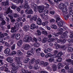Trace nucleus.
Here are the masks:
<instances>
[{"label":"nucleus","instance_id":"f257e3e1","mask_svg":"<svg viewBox=\"0 0 73 73\" xmlns=\"http://www.w3.org/2000/svg\"><path fill=\"white\" fill-rule=\"evenodd\" d=\"M64 24V22L62 20L57 23V25L59 27V29L58 30V31H64L66 29V27L65 26L63 27Z\"/></svg>","mask_w":73,"mask_h":73},{"label":"nucleus","instance_id":"f03ea898","mask_svg":"<svg viewBox=\"0 0 73 73\" xmlns=\"http://www.w3.org/2000/svg\"><path fill=\"white\" fill-rule=\"evenodd\" d=\"M38 12L39 13H42L43 12V11L44 9V7L41 6H39L38 7Z\"/></svg>","mask_w":73,"mask_h":73},{"label":"nucleus","instance_id":"7ed1b4c3","mask_svg":"<svg viewBox=\"0 0 73 73\" xmlns=\"http://www.w3.org/2000/svg\"><path fill=\"white\" fill-rule=\"evenodd\" d=\"M2 5L4 7L8 5L9 4V0H6L5 2H2Z\"/></svg>","mask_w":73,"mask_h":73},{"label":"nucleus","instance_id":"20e7f679","mask_svg":"<svg viewBox=\"0 0 73 73\" xmlns=\"http://www.w3.org/2000/svg\"><path fill=\"white\" fill-rule=\"evenodd\" d=\"M29 38L28 36H25L23 38V41L24 42H28V41H29Z\"/></svg>","mask_w":73,"mask_h":73},{"label":"nucleus","instance_id":"39448f33","mask_svg":"<svg viewBox=\"0 0 73 73\" xmlns=\"http://www.w3.org/2000/svg\"><path fill=\"white\" fill-rule=\"evenodd\" d=\"M29 48H30L29 45L28 44H26L25 45L24 47V49H25V50H27L29 49Z\"/></svg>","mask_w":73,"mask_h":73},{"label":"nucleus","instance_id":"423d86ee","mask_svg":"<svg viewBox=\"0 0 73 73\" xmlns=\"http://www.w3.org/2000/svg\"><path fill=\"white\" fill-rule=\"evenodd\" d=\"M42 23V21H41V20L40 18H38L37 19V21H36V24L38 25H41V24Z\"/></svg>","mask_w":73,"mask_h":73},{"label":"nucleus","instance_id":"0eeeda50","mask_svg":"<svg viewBox=\"0 0 73 73\" xmlns=\"http://www.w3.org/2000/svg\"><path fill=\"white\" fill-rule=\"evenodd\" d=\"M7 61L9 63H12L13 62V59H12L11 57H9L7 59Z\"/></svg>","mask_w":73,"mask_h":73},{"label":"nucleus","instance_id":"6e6552de","mask_svg":"<svg viewBox=\"0 0 73 73\" xmlns=\"http://www.w3.org/2000/svg\"><path fill=\"white\" fill-rule=\"evenodd\" d=\"M67 36V32H64L63 34L61 35V37L62 38H66Z\"/></svg>","mask_w":73,"mask_h":73},{"label":"nucleus","instance_id":"1a4fd4ad","mask_svg":"<svg viewBox=\"0 0 73 73\" xmlns=\"http://www.w3.org/2000/svg\"><path fill=\"white\" fill-rule=\"evenodd\" d=\"M13 2L15 3H21V4H22L23 3V0H14L13 1Z\"/></svg>","mask_w":73,"mask_h":73},{"label":"nucleus","instance_id":"9d476101","mask_svg":"<svg viewBox=\"0 0 73 73\" xmlns=\"http://www.w3.org/2000/svg\"><path fill=\"white\" fill-rule=\"evenodd\" d=\"M29 27L28 25H25L24 26L23 29L25 32H27L29 30Z\"/></svg>","mask_w":73,"mask_h":73},{"label":"nucleus","instance_id":"9b49d317","mask_svg":"<svg viewBox=\"0 0 73 73\" xmlns=\"http://www.w3.org/2000/svg\"><path fill=\"white\" fill-rule=\"evenodd\" d=\"M12 10H11L10 9V8L9 7L8 8V10L6 12H5L4 13V15L6 16L7 15V14H8L9 13V12H12Z\"/></svg>","mask_w":73,"mask_h":73},{"label":"nucleus","instance_id":"f8f14e48","mask_svg":"<svg viewBox=\"0 0 73 73\" xmlns=\"http://www.w3.org/2000/svg\"><path fill=\"white\" fill-rule=\"evenodd\" d=\"M36 60L35 59H33L31 60L29 62V65H32V64H33Z\"/></svg>","mask_w":73,"mask_h":73},{"label":"nucleus","instance_id":"ddd939ff","mask_svg":"<svg viewBox=\"0 0 73 73\" xmlns=\"http://www.w3.org/2000/svg\"><path fill=\"white\" fill-rule=\"evenodd\" d=\"M12 12H9V13H10L8 15V17L9 18H10V20H12V19H13V15H12Z\"/></svg>","mask_w":73,"mask_h":73},{"label":"nucleus","instance_id":"4468645a","mask_svg":"<svg viewBox=\"0 0 73 73\" xmlns=\"http://www.w3.org/2000/svg\"><path fill=\"white\" fill-rule=\"evenodd\" d=\"M15 29H16V27L15 26L14 27H12L11 28V33H16V30Z\"/></svg>","mask_w":73,"mask_h":73},{"label":"nucleus","instance_id":"2eb2a0df","mask_svg":"<svg viewBox=\"0 0 73 73\" xmlns=\"http://www.w3.org/2000/svg\"><path fill=\"white\" fill-rule=\"evenodd\" d=\"M9 52H10V49L8 48H6L4 51L5 54H9Z\"/></svg>","mask_w":73,"mask_h":73},{"label":"nucleus","instance_id":"dca6fc26","mask_svg":"<svg viewBox=\"0 0 73 73\" xmlns=\"http://www.w3.org/2000/svg\"><path fill=\"white\" fill-rule=\"evenodd\" d=\"M36 28V25L34 24H32L30 26V29L33 30Z\"/></svg>","mask_w":73,"mask_h":73},{"label":"nucleus","instance_id":"f3484780","mask_svg":"<svg viewBox=\"0 0 73 73\" xmlns=\"http://www.w3.org/2000/svg\"><path fill=\"white\" fill-rule=\"evenodd\" d=\"M23 44V40H20L17 43V45L19 46H21Z\"/></svg>","mask_w":73,"mask_h":73},{"label":"nucleus","instance_id":"a211bd4d","mask_svg":"<svg viewBox=\"0 0 73 73\" xmlns=\"http://www.w3.org/2000/svg\"><path fill=\"white\" fill-rule=\"evenodd\" d=\"M65 6V5L63 4L62 3H60L59 4V5L58 8L59 9H61L63 7H64Z\"/></svg>","mask_w":73,"mask_h":73},{"label":"nucleus","instance_id":"6ab92c4d","mask_svg":"<svg viewBox=\"0 0 73 73\" xmlns=\"http://www.w3.org/2000/svg\"><path fill=\"white\" fill-rule=\"evenodd\" d=\"M57 65L56 64H54L52 65V68L53 71L54 72L56 71V70H57Z\"/></svg>","mask_w":73,"mask_h":73},{"label":"nucleus","instance_id":"aec40b11","mask_svg":"<svg viewBox=\"0 0 73 73\" xmlns=\"http://www.w3.org/2000/svg\"><path fill=\"white\" fill-rule=\"evenodd\" d=\"M52 36L53 37H55L56 36V37H58V35H60V33H54L52 34Z\"/></svg>","mask_w":73,"mask_h":73},{"label":"nucleus","instance_id":"412c9836","mask_svg":"<svg viewBox=\"0 0 73 73\" xmlns=\"http://www.w3.org/2000/svg\"><path fill=\"white\" fill-rule=\"evenodd\" d=\"M67 14H68V12H67L65 13V15H67ZM69 17V15H67L66 16H64V18L66 20H67L68 19Z\"/></svg>","mask_w":73,"mask_h":73},{"label":"nucleus","instance_id":"4be33fe9","mask_svg":"<svg viewBox=\"0 0 73 73\" xmlns=\"http://www.w3.org/2000/svg\"><path fill=\"white\" fill-rule=\"evenodd\" d=\"M15 25L16 26L15 27H16V28H17V31H18V30L19 29V28L20 27V25L19 24V23H17V22L15 24Z\"/></svg>","mask_w":73,"mask_h":73},{"label":"nucleus","instance_id":"5701e85b","mask_svg":"<svg viewBox=\"0 0 73 73\" xmlns=\"http://www.w3.org/2000/svg\"><path fill=\"white\" fill-rule=\"evenodd\" d=\"M7 67H8V65L7 64H5L4 66V71L5 72H8V68Z\"/></svg>","mask_w":73,"mask_h":73},{"label":"nucleus","instance_id":"b1692460","mask_svg":"<svg viewBox=\"0 0 73 73\" xmlns=\"http://www.w3.org/2000/svg\"><path fill=\"white\" fill-rule=\"evenodd\" d=\"M12 15H13V16H14V17H20V15H19V14H18L17 13L12 14Z\"/></svg>","mask_w":73,"mask_h":73},{"label":"nucleus","instance_id":"393cba45","mask_svg":"<svg viewBox=\"0 0 73 73\" xmlns=\"http://www.w3.org/2000/svg\"><path fill=\"white\" fill-rule=\"evenodd\" d=\"M37 17L35 16L34 17L31 18L30 19V20H34V21H36V20H37Z\"/></svg>","mask_w":73,"mask_h":73},{"label":"nucleus","instance_id":"a878e982","mask_svg":"<svg viewBox=\"0 0 73 73\" xmlns=\"http://www.w3.org/2000/svg\"><path fill=\"white\" fill-rule=\"evenodd\" d=\"M17 65L18 66L21 67L22 66V63L21 61H19V62H17Z\"/></svg>","mask_w":73,"mask_h":73},{"label":"nucleus","instance_id":"bb28decb","mask_svg":"<svg viewBox=\"0 0 73 73\" xmlns=\"http://www.w3.org/2000/svg\"><path fill=\"white\" fill-rule=\"evenodd\" d=\"M4 20L3 18V13H0V20L2 21Z\"/></svg>","mask_w":73,"mask_h":73},{"label":"nucleus","instance_id":"cd10ccee","mask_svg":"<svg viewBox=\"0 0 73 73\" xmlns=\"http://www.w3.org/2000/svg\"><path fill=\"white\" fill-rule=\"evenodd\" d=\"M24 8H25V9H26V8L29 9L30 7L28 5V3H26L25 4Z\"/></svg>","mask_w":73,"mask_h":73},{"label":"nucleus","instance_id":"c85d7f7f","mask_svg":"<svg viewBox=\"0 0 73 73\" xmlns=\"http://www.w3.org/2000/svg\"><path fill=\"white\" fill-rule=\"evenodd\" d=\"M54 44L55 46V49H58L60 47V45L58 44H56V43H55Z\"/></svg>","mask_w":73,"mask_h":73},{"label":"nucleus","instance_id":"c756f323","mask_svg":"<svg viewBox=\"0 0 73 73\" xmlns=\"http://www.w3.org/2000/svg\"><path fill=\"white\" fill-rule=\"evenodd\" d=\"M20 38V35L19 34H17L16 35V40H19Z\"/></svg>","mask_w":73,"mask_h":73},{"label":"nucleus","instance_id":"7c9ffc66","mask_svg":"<svg viewBox=\"0 0 73 73\" xmlns=\"http://www.w3.org/2000/svg\"><path fill=\"white\" fill-rule=\"evenodd\" d=\"M73 49L72 47L69 48L67 50V52H73Z\"/></svg>","mask_w":73,"mask_h":73},{"label":"nucleus","instance_id":"2f4dec72","mask_svg":"<svg viewBox=\"0 0 73 73\" xmlns=\"http://www.w3.org/2000/svg\"><path fill=\"white\" fill-rule=\"evenodd\" d=\"M65 61L68 63V64L69 63H70L72 61V59H67L65 60Z\"/></svg>","mask_w":73,"mask_h":73},{"label":"nucleus","instance_id":"473e14b6","mask_svg":"<svg viewBox=\"0 0 73 73\" xmlns=\"http://www.w3.org/2000/svg\"><path fill=\"white\" fill-rule=\"evenodd\" d=\"M18 68H19V67H18V66H15L13 67L12 68V69L13 70H17V69H18Z\"/></svg>","mask_w":73,"mask_h":73},{"label":"nucleus","instance_id":"72a5a7b5","mask_svg":"<svg viewBox=\"0 0 73 73\" xmlns=\"http://www.w3.org/2000/svg\"><path fill=\"white\" fill-rule=\"evenodd\" d=\"M34 69L35 70H37L39 69V67L38 66V65L37 64H35V66L34 67Z\"/></svg>","mask_w":73,"mask_h":73},{"label":"nucleus","instance_id":"f704fd0d","mask_svg":"<svg viewBox=\"0 0 73 73\" xmlns=\"http://www.w3.org/2000/svg\"><path fill=\"white\" fill-rule=\"evenodd\" d=\"M15 62H19V61H20V58L19 57H15Z\"/></svg>","mask_w":73,"mask_h":73},{"label":"nucleus","instance_id":"c9c22d12","mask_svg":"<svg viewBox=\"0 0 73 73\" xmlns=\"http://www.w3.org/2000/svg\"><path fill=\"white\" fill-rule=\"evenodd\" d=\"M26 13L28 15H29V14H33V11H32V9H30L29 11H28V13Z\"/></svg>","mask_w":73,"mask_h":73},{"label":"nucleus","instance_id":"e433bc0d","mask_svg":"<svg viewBox=\"0 0 73 73\" xmlns=\"http://www.w3.org/2000/svg\"><path fill=\"white\" fill-rule=\"evenodd\" d=\"M39 45H40V43H35L34 44V46L36 48H38L39 46Z\"/></svg>","mask_w":73,"mask_h":73},{"label":"nucleus","instance_id":"4c0bfd02","mask_svg":"<svg viewBox=\"0 0 73 73\" xmlns=\"http://www.w3.org/2000/svg\"><path fill=\"white\" fill-rule=\"evenodd\" d=\"M48 12H49V11L47 9H46L44 11V15H45V16H47V17H48V15H45V13H48Z\"/></svg>","mask_w":73,"mask_h":73},{"label":"nucleus","instance_id":"58836bf2","mask_svg":"<svg viewBox=\"0 0 73 73\" xmlns=\"http://www.w3.org/2000/svg\"><path fill=\"white\" fill-rule=\"evenodd\" d=\"M32 5H33L34 9H38V6L37 5L34 4Z\"/></svg>","mask_w":73,"mask_h":73},{"label":"nucleus","instance_id":"ea45409f","mask_svg":"<svg viewBox=\"0 0 73 73\" xmlns=\"http://www.w3.org/2000/svg\"><path fill=\"white\" fill-rule=\"evenodd\" d=\"M30 59L29 58H27L23 60V62L24 63H27L29 61Z\"/></svg>","mask_w":73,"mask_h":73},{"label":"nucleus","instance_id":"a19ab883","mask_svg":"<svg viewBox=\"0 0 73 73\" xmlns=\"http://www.w3.org/2000/svg\"><path fill=\"white\" fill-rule=\"evenodd\" d=\"M17 52H18L17 54V55H21L23 54V53H22L21 52V51L20 50H18Z\"/></svg>","mask_w":73,"mask_h":73},{"label":"nucleus","instance_id":"79ce46f5","mask_svg":"<svg viewBox=\"0 0 73 73\" xmlns=\"http://www.w3.org/2000/svg\"><path fill=\"white\" fill-rule=\"evenodd\" d=\"M36 32H37L36 34L38 36H40V35H41V32L40 30H37Z\"/></svg>","mask_w":73,"mask_h":73},{"label":"nucleus","instance_id":"37998d69","mask_svg":"<svg viewBox=\"0 0 73 73\" xmlns=\"http://www.w3.org/2000/svg\"><path fill=\"white\" fill-rule=\"evenodd\" d=\"M28 55H31L33 54L32 52L31 51H29L27 52V53Z\"/></svg>","mask_w":73,"mask_h":73},{"label":"nucleus","instance_id":"c03bdc74","mask_svg":"<svg viewBox=\"0 0 73 73\" xmlns=\"http://www.w3.org/2000/svg\"><path fill=\"white\" fill-rule=\"evenodd\" d=\"M54 41V39L52 38H51L49 39L48 40V42H52V41Z\"/></svg>","mask_w":73,"mask_h":73},{"label":"nucleus","instance_id":"a18cd8bd","mask_svg":"<svg viewBox=\"0 0 73 73\" xmlns=\"http://www.w3.org/2000/svg\"><path fill=\"white\" fill-rule=\"evenodd\" d=\"M67 9L66 7H64L62 9V12L63 13H65L67 11Z\"/></svg>","mask_w":73,"mask_h":73},{"label":"nucleus","instance_id":"49530a36","mask_svg":"<svg viewBox=\"0 0 73 73\" xmlns=\"http://www.w3.org/2000/svg\"><path fill=\"white\" fill-rule=\"evenodd\" d=\"M62 58H58V59L56 60V61L57 62H61L62 60Z\"/></svg>","mask_w":73,"mask_h":73},{"label":"nucleus","instance_id":"de8ad7c7","mask_svg":"<svg viewBox=\"0 0 73 73\" xmlns=\"http://www.w3.org/2000/svg\"><path fill=\"white\" fill-rule=\"evenodd\" d=\"M62 55V52H59L57 55V56H58V57H61Z\"/></svg>","mask_w":73,"mask_h":73},{"label":"nucleus","instance_id":"09e8293b","mask_svg":"<svg viewBox=\"0 0 73 73\" xmlns=\"http://www.w3.org/2000/svg\"><path fill=\"white\" fill-rule=\"evenodd\" d=\"M52 54L49 53L46 54L45 56V57L46 58H48V57H52Z\"/></svg>","mask_w":73,"mask_h":73},{"label":"nucleus","instance_id":"8fccbe9b","mask_svg":"<svg viewBox=\"0 0 73 73\" xmlns=\"http://www.w3.org/2000/svg\"><path fill=\"white\" fill-rule=\"evenodd\" d=\"M49 65V63L47 62H44V63L43 64V66H48Z\"/></svg>","mask_w":73,"mask_h":73},{"label":"nucleus","instance_id":"3c124183","mask_svg":"<svg viewBox=\"0 0 73 73\" xmlns=\"http://www.w3.org/2000/svg\"><path fill=\"white\" fill-rule=\"evenodd\" d=\"M35 49H36L35 48H32L31 49V50L30 51L32 52L33 54H34V52H35Z\"/></svg>","mask_w":73,"mask_h":73},{"label":"nucleus","instance_id":"603ef678","mask_svg":"<svg viewBox=\"0 0 73 73\" xmlns=\"http://www.w3.org/2000/svg\"><path fill=\"white\" fill-rule=\"evenodd\" d=\"M42 43H46V38H43L42 41Z\"/></svg>","mask_w":73,"mask_h":73},{"label":"nucleus","instance_id":"864d4df0","mask_svg":"<svg viewBox=\"0 0 73 73\" xmlns=\"http://www.w3.org/2000/svg\"><path fill=\"white\" fill-rule=\"evenodd\" d=\"M62 66V64L61 63H59L58 65V69H60L61 68Z\"/></svg>","mask_w":73,"mask_h":73},{"label":"nucleus","instance_id":"5fc2aeb1","mask_svg":"<svg viewBox=\"0 0 73 73\" xmlns=\"http://www.w3.org/2000/svg\"><path fill=\"white\" fill-rule=\"evenodd\" d=\"M11 8H12V9H15L16 8H17V7L16 6L13 4H12V5L11 6Z\"/></svg>","mask_w":73,"mask_h":73},{"label":"nucleus","instance_id":"6e6d98bb","mask_svg":"<svg viewBox=\"0 0 73 73\" xmlns=\"http://www.w3.org/2000/svg\"><path fill=\"white\" fill-rule=\"evenodd\" d=\"M21 6H20L19 7H18L17 9V11H18V12H19V11H20L21 10Z\"/></svg>","mask_w":73,"mask_h":73},{"label":"nucleus","instance_id":"4d7b16f0","mask_svg":"<svg viewBox=\"0 0 73 73\" xmlns=\"http://www.w3.org/2000/svg\"><path fill=\"white\" fill-rule=\"evenodd\" d=\"M4 58V55L3 54H0V59H3Z\"/></svg>","mask_w":73,"mask_h":73},{"label":"nucleus","instance_id":"13d9d810","mask_svg":"<svg viewBox=\"0 0 73 73\" xmlns=\"http://www.w3.org/2000/svg\"><path fill=\"white\" fill-rule=\"evenodd\" d=\"M16 46V44H14L11 46V49L12 50H14L15 49V46Z\"/></svg>","mask_w":73,"mask_h":73},{"label":"nucleus","instance_id":"bf43d9fd","mask_svg":"<svg viewBox=\"0 0 73 73\" xmlns=\"http://www.w3.org/2000/svg\"><path fill=\"white\" fill-rule=\"evenodd\" d=\"M10 38V37H9V36H8L7 37H5L3 38V40H8V39H9Z\"/></svg>","mask_w":73,"mask_h":73},{"label":"nucleus","instance_id":"052dcab7","mask_svg":"<svg viewBox=\"0 0 73 73\" xmlns=\"http://www.w3.org/2000/svg\"><path fill=\"white\" fill-rule=\"evenodd\" d=\"M52 28H53L54 29H56L57 28V26L56 25H52Z\"/></svg>","mask_w":73,"mask_h":73},{"label":"nucleus","instance_id":"680f3d73","mask_svg":"<svg viewBox=\"0 0 73 73\" xmlns=\"http://www.w3.org/2000/svg\"><path fill=\"white\" fill-rule=\"evenodd\" d=\"M42 34H43L44 35H47V34H48L47 32H46V31H42Z\"/></svg>","mask_w":73,"mask_h":73},{"label":"nucleus","instance_id":"e2e57ef3","mask_svg":"<svg viewBox=\"0 0 73 73\" xmlns=\"http://www.w3.org/2000/svg\"><path fill=\"white\" fill-rule=\"evenodd\" d=\"M68 72L69 73H73V70L72 68H70L69 70H68Z\"/></svg>","mask_w":73,"mask_h":73},{"label":"nucleus","instance_id":"0e129e2a","mask_svg":"<svg viewBox=\"0 0 73 73\" xmlns=\"http://www.w3.org/2000/svg\"><path fill=\"white\" fill-rule=\"evenodd\" d=\"M51 57L52 58H57V56L55 54H53L51 56Z\"/></svg>","mask_w":73,"mask_h":73},{"label":"nucleus","instance_id":"69168bd1","mask_svg":"<svg viewBox=\"0 0 73 73\" xmlns=\"http://www.w3.org/2000/svg\"><path fill=\"white\" fill-rule=\"evenodd\" d=\"M5 46H7V47H9V44L7 42H6L5 43Z\"/></svg>","mask_w":73,"mask_h":73},{"label":"nucleus","instance_id":"338daca9","mask_svg":"<svg viewBox=\"0 0 73 73\" xmlns=\"http://www.w3.org/2000/svg\"><path fill=\"white\" fill-rule=\"evenodd\" d=\"M16 54V52L15 51H12L11 53V55H15Z\"/></svg>","mask_w":73,"mask_h":73},{"label":"nucleus","instance_id":"774afa93","mask_svg":"<svg viewBox=\"0 0 73 73\" xmlns=\"http://www.w3.org/2000/svg\"><path fill=\"white\" fill-rule=\"evenodd\" d=\"M15 35L14 34H13V35H11V37L12 38V39H14L15 38Z\"/></svg>","mask_w":73,"mask_h":73}]
</instances>
